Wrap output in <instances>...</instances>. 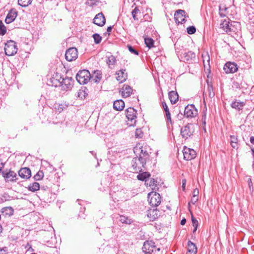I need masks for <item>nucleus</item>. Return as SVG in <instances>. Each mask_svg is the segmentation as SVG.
<instances>
[{
  "instance_id": "obj_1",
  "label": "nucleus",
  "mask_w": 254,
  "mask_h": 254,
  "mask_svg": "<svg viewBox=\"0 0 254 254\" xmlns=\"http://www.w3.org/2000/svg\"><path fill=\"white\" fill-rule=\"evenodd\" d=\"M134 153L137 156L134 157L131 161V168L134 172L138 173L142 171L146 164V160L149 155L147 151L140 145L134 147Z\"/></svg>"
},
{
  "instance_id": "obj_2",
  "label": "nucleus",
  "mask_w": 254,
  "mask_h": 254,
  "mask_svg": "<svg viewBox=\"0 0 254 254\" xmlns=\"http://www.w3.org/2000/svg\"><path fill=\"white\" fill-rule=\"evenodd\" d=\"M76 80L80 84H85L90 80L91 74L88 70L79 71L76 76Z\"/></svg>"
},
{
  "instance_id": "obj_3",
  "label": "nucleus",
  "mask_w": 254,
  "mask_h": 254,
  "mask_svg": "<svg viewBox=\"0 0 254 254\" xmlns=\"http://www.w3.org/2000/svg\"><path fill=\"white\" fill-rule=\"evenodd\" d=\"M148 201L151 206L156 207L160 204L161 198L158 193L151 191L148 194Z\"/></svg>"
},
{
  "instance_id": "obj_4",
  "label": "nucleus",
  "mask_w": 254,
  "mask_h": 254,
  "mask_svg": "<svg viewBox=\"0 0 254 254\" xmlns=\"http://www.w3.org/2000/svg\"><path fill=\"white\" fill-rule=\"evenodd\" d=\"M194 132V125L192 124H188L181 128V134L183 138L187 139L193 135Z\"/></svg>"
},
{
  "instance_id": "obj_5",
  "label": "nucleus",
  "mask_w": 254,
  "mask_h": 254,
  "mask_svg": "<svg viewBox=\"0 0 254 254\" xmlns=\"http://www.w3.org/2000/svg\"><path fill=\"white\" fill-rule=\"evenodd\" d=\"M4 51L5 54L8 56L15 54L17 52L16 43L11 40L8 41L5 45Z\"/></svg>"
},
{
  "instance_id": "obj_6",
  "label": "nucleus",
  "mask_w": 254,
  "mask_h": 254,
  "mask_svg": "<svg viewBox=\"0 0 254 254\" xmlns=\"http://www.w3.org/2000/svg\"><path fill=\"white\" fill-rule=\"evenodd\" d=\"M136 111L133 108H128L126 110V115L128 121L131 123H128L129 126H133L136 123Z\"/></svg>"
},
{
  "instance_id": "obj_7",
  "label": "nucleus",
  "mask_w": 254,
  "mask_h": 254,
  "mask_svg": "<svg viewBox=\"0 0 254 254\" xmlns=\"http://www.w3.org/2000/svg\"><path fill=\"white\" fill-rule=\"evenodd\" d=\"M181 58L182 61L189 63H192L195 62V54L192 51L185 52L181 55Z\"/></svg>"
},
{
  "instance_id": "obj_8",
  "label": "nucleus",
  "mask_w": 254,
  "mask_h": 254,
  "mask_svg": "<svg viewBox=\"0 0 254 254\" xmlns=\"http://www.w3.org/2000/svg\"><path fill=\"white\" fill-rule=\"evenodd\" d=\"M197 115V110L192 105H189L185 107L184 110V116L187 118H193Z\"/></svg>"
},
{
  "instance_id": "obj_9",
  "label": "nucleus",
  "mask_w": 254,
  "mask_h": 254,
  "mask_svg": "<svg viewBox=\"0 0 254 254\" xmlns=\"http://www.w3.org/2000/svg\"><path fill=\"white\" fill-rule=\"evenodd\" d=\"M78 57V51L76 48L72 47L68 49L65 52V59L71 62L75 60Z\"/></svg>"
},
{
  "instance_id": "obj_10",
  "label": "nucleus",
  "mask_w": 254,
  "mask_h": 254,
  "mask_svg": "<svg viewBox=\"0 0 254 254\" xmlns=\"http://www.w3.org/2000/svg\"><path fill=\"white\" fill-rule=\"evenodd\" d=\"M61 82L60 87L62 89L64 90H67L71 89L73 87L74 80L71 77H66L63 78Z\"/></svg>"
},
{
  "instance_id": "obj_11",
  "label": "nucleus",
  "mask_w": 254,
  "mask_h": 254,
  "mask_svg": "<svg viewBox=\"0 0 254 254\" xmlns=\"http://www.w3.org/2000/svg\"><path fill=\"white\" fill-rule=\"evenodd\" d=\"M223 69L226 73H231L236 72L238 69V67L236 63L229 62L225 64Z\"/></svg>"
},
{
  "instance_id": "obj_12",
  "label": "nucleus",
  "mask_w": 254,
  "mask_h": 254,
  "mask_svg": "<svg viewBox=\"0 0 254 254\" xmlns=\"http://www.w3.org/2000/svg\"><path fill=\"white\" fill-rule=\"evenodd\" d=\"M184 158L186 160H191L196 156V152L192 149L185 147L183 150Z\"/></svg>"
},
{
  "instance_id": "obj_13",
  "label": "nucleus",
  "mask_w": 254,
  "mask_h": 254,
  "mask_svg": "<svg viewBox=\"0 0 254 254\" xmlns=\"http://www.w3.org/2000/svg\"><path fill=\"white\" fill-rule=\"evenodd\" d=\"M186 13L184 10L178 9L177 10L174 14V18L176 20V22L178 23H183L185 22V13Z\"/></svg>"
},
{
  "instance_id": "obj_14",
  "label": "nucleus",
  "mask_w": 254,
  "mask_h": 254,
  "mask_svg": "<svg viewBox=\"0 0 254 254\" xmlns=\"http://www.w3.org/2000/svg\"><path fill=\"white\" fill-rule=\"evenodd\" d=\"M155 243L152 241H146L142 247V251L144 254H151L155 248Z\"/></svg>"
},
{
  "instance_id": "obj_15",
  "label": "nucleus",
  "mask_w": 254,
  "mask_h": 254,
  "mask_svg": "<svg viewBox=\"0 0 254 254\" xmlns=\"http://www.w3.org/2000/svg\"><path fill=\"white\" fill-rule=\"evenodd\" d=\"M106 19L102 12L96 14L93 19V23L99 26H103L104 25Z\"/></svg>"
},
{
  "instance_id": "obj_16",
  "label": "nucleus",
  "mask_w": 254,
  "mask_h": 254,
  "mask_svg": "<svg viewBox=\"0 0 254 254\" xmlns=\"http://www.w3.org/2000/svg\"><path fill=\"white\" fill-rule=\"evenodd\" d=\"M63 79V77L59 73H55L53 77L51 78L50 81L52 83V85L55 87H60L61 85V80Z\"/></svg>"
},
{
  "instance_id": "obj_17",
  "label": "nucleus",
  "mask_w": 254,
  "mask_h": 254,
  "mask_svg": "<svg viewBox=\"0 0 254 254\" xmlns=\"http://www.w3.org/2000/svg\"><path fill=\"white\" fill-rule=\"evenodd\" d=\"M17 15V12L15 9H11L8 13L5 22L9 24L13 22Z\"/></svg>"
},
{
  "instance_id": "obj_18",
  "label": "nucleus",
  "mask_w": 254,
  "mask_h": 254,
  "mask_svg": "<svg viewBox=\"0 0 254 254\" xmlns=\"http://www.w3.org/2000/svg\"><path fill=\"white\" fill-rule=\"evenodd\" d=\"M18 175L23 179H28L31 176V170L28 168H21L18 171Z\"/></svg>"
},
{
  "instance_id": "obj_19",
  "label": "nucleus",
  "mask_w": 254,
  "mask_h": 254,
  "mask_svg": "<svg viewBox=\"0 0 254 254\" xmlns=\"http://www.w3.org/2000/svg\"><path fill=\"white\" fill-rule=\"evenodd\" d=\"M2 176L7 182L15 181L16 173L12 171H9L7 172H2Z\"/></svg>"
},
{
  "instance_id": "obj_20",
  "label": "nucleus",
  "mask_w": 254,
  "mask_h": 254,
  "mask_svg": "<svg viewBox=\"0 0 254 254\" xmlns=\"http://www.w3.org/2000/svg\"><path fill=\"white\" fill-rule=\"evenodd\" d=\"M125 71V69H121L116 72V79L120 83L125 81L127 79V73Z\"/></svg>"
},
{
  "instance_id": "obj_21",
  "label": "nucleus",
  "mask_w": 254,
  "mask_h": 254,
  "mask_svg": "<svg viewBox=\"0 0 254 254\" xmlns=\"http://www.w3.org/2000/svg\"><path fill=\"white\" fill-rule=\"evenodd\" d=\"M122 90V95L124 98L129 97L132 92V88L128 85H124Z\"/></svg>"
},
{
  "instance_id": "obj_22",
  "label": "nucleus",
  "mask_w": 254,
  "mask_h": 254,
  "mask_svg": "<svg viewBox=\"0 0 254 254\" xmlns=\"http://www.w3.org/2000/svg\"><path fill=\"white\" fill-rule=\"evenodd\" d=\"M162 107L163 108L165 112V117H166V120L167 123H169L171 124H172V120H171V114H170L169 108H168L166 103L165 102H163L162 103Z\"/></svg>"
},
{
  "instance_id": "obj_23",
  "label": "nucleus",
  "mask_w": 254,
  "mask_h": 254,
  "mask_svg": "<svg viewBox=\"0 0 254 254\" xmlns=\"http://www.w3.org/2000/svg\"><path fill=\"white\" fill-rule=\"evenodd\" d=\"M102 77L101 71L97 70L94 71L92 75H91L90 80L94 82H99L101 80Z\"/></svg>"
},
{
  "instance_id": "obj_24",
  "label": "nucleus",
  "mask_w": 254,
  "mask_h": 254,
  "mask_svg": "<svg viewBox=\"0 0 254 254\" xmlns=\"http://www.w3.org/2000/svg\"><path fill=\"white\" fill-rule=\"evenodd\" d=\"M188 252L187 254H196L197 253V248L195 244L190 241L188 242Z\"/></svg>"
},
{
  "instance_id": "obj_25",
  "label": "nucleus",
  "mask_w": 254,
  "mask_h": 254,
  "mask_svg": "<svg viewBox=\"0 0 254 254\" xmlns=\"http://www.w3.org/2000/svg\"><path fill=\"white\" fill-rule=\"evenodd\" d=\"M114 108L117 111H122L125 107V103L122 100H118L114 102Z\"/></svg>"
},
{
  "instance_id": "obj_26",
  "label": "nucleus",
  "mask_w": 254,
  "mask_h": 254,
  "mask_svg": "<svg viewBox=\"0 0 254 254\" xmlns=\"http://www.w3.org/2000/svg\"><path fill=\"white\" fill-rule=\"evenodd\" d=\"M169 98L172 104H175L179 99V96L176 91H172L169 93Z\"/></svg>"
},
{
  "instance_id": "obj_27",
  "label": "nucleus",
  "mask_w": 254,
  "mask_h": 254,
  "mask_svg": "<svg viewBox=\"0 0 254 254\" xmlns=\"http://www.w3.org/2000/svg\"><path fill=\"white\" fill-rule=\"evenodd\" d=\"M14 212L13 209L11 207H3L1 210V212L3 216H10L13 215Z\"/></svg>"
},
{
  "instance_id": "obj_28",
  "label": "nucleus",
  "mask_w": 254,
  "mask_h": 254,
  "mask_svg": "<svg viewBox=\"0 0 254 254\" xmlns=\"http://www.w3.org/2000/svg\"><path fill=\"white\" fill-rule=\"evenodd\" d=\"M245 105V103L243 102L235 101L231 104V107L234 109L240 110L242 109Z\"/></svg>"
},
{
  "instance_id": "obj_29",
  "label": "nucleus",
  "mask_w": 254,
  "mask_h": 254,
  "mask_svg": "<svg viewBox=\"0 0 254 254\" xmlns=\"http://www.w3.org/2000/svg\"><path fill=\"white\" fill-rule=\"evenodd\" d=\"M220 28L222 29L225 32H228L231 31V28L229 25V21L224 20L220 24Z\"/></svg>"
},
{
  "instance_id": "obj_30",
  "label": "nucleus",
  "mask_w": 254,
  "mask_h": 254,
  "mask_svg": "<svg viewBox=\"0 0 254 254\" xmlns=\"http://www.w3.org/2000/svg\"><path fill=\"white\" fill-rule=\"evenodd\" d=\"M107 59L106 60L107 64L109 67L112 68L111 66L114 65L116 62V58L113 55H109L107 56Z\"/></svg>"
},
{
  "instance_id": "obj_31",
  "label": "nucleus",
  "mask_w": 254,
  "mask_h": 254,
  "mask_svg": "<svg viewBox=\"0 0 254 254\" xmlns=\"http://www.w3.org/2000/svg\"><path fill=\"white\" fill-rule=\"evenodd\" d=\"M28 189L30 191L35 192V191L40 189V185L38 183L34 182L33 183L30 184L28 186Z\"/></svg>"
},
{
  "instance_id": "obj_32",
  "label": "nucleus",
  "mask_w": 254,
  "mask_h": 254,
  "mask_svg": "<svg viewBox=\"0 0 254 254\" xmlns=\"http://www.w3.org/2000/svg\"><path fill=\"white\" fill-rule=\"evenodd\" d=\"M150 176V174L147 172H144L142 173H139L137 176V178L138 180L140 181H145L147 180L146 179L148 178Z\"/></svg>"
},
{
  "instance_id": "obj_33",
  "label": "nucleus",
  "mask_w": 254,
  "mask_h": 254,
  "mask_svg": "<svg viewBox=\"0 0 254 254\" xmlns=\"http://www.w3.org/2000/svg\"><path fill=\"white\" fill-rule=\"evenodd\" d=\"M147 216L151 220L153 221L158 218V214L156 211L154 210H150L147 213Z\"/></svg>"
},
{
  "instance_id": "obj_34",
  "label": "nucleus",
  "mask_w": 254,
  "mask_h": 254,
  "mask_svg": "<svg viewBox=\"0 0 254 254\" xmlns=\"http://www.w3.org/2000/svg\"><path fill=\"white\" fill-rule=\"evenodd\" d=\"M144 42L146 46L149 49L154 47V40L150 38H145L144 39Z\"/></svg>"
},
{
  "instance_id": "obj_35",
  "label": "nucleus",
  "mask_w": 254,
  "mask_h": 254,
  "mask_svg": "<svg viewBox=\"0 0 254 254\" xmlns=\"http://www.w3.org/2000/svg\"><path fill=\"white\" fill-rule=\"evenodd\" d=\"M145 183L150 187H152L153 190L155 189V187H157V181L154 179L145 180Z\"/></svg>"
},
{
  "instance_id": "obj_36",
  "label": "nucleus",
  "mask_w": 254,
  "mask_h": 254,
  "mask_svg": "<svg viewBox=\"0 0 254 254\" xmlns=\"http://www.w3.org/2000/svg\"><path fill=\"white\" fill-rule=\"evenodd\" d=\"M32 0H18V3L22 7H26L30 5Z\"/></svg>"
},
{
  "instance_id": "obj_37",
  "label": "nucleus",
  "mask_w": 254,
  "mask_h": 254,
  "mask_svg": "<svg viewBox=\"0 0 254 254\" xmlns=\"http://www.w3.org/2000/svg\"><path fill=\"white\" fill-rule=\"evenodd\" d=\"M119 220L122 223L130 224L132 223V220L131 219H129L128 217L125 216H120V219Z\"/></svg>"
},
{
  "instance_id": "obj_38",
  "label": "nucleus",
  "mask_w": 254,
  "mask_h": 254,
  "mask_svg": "<svg viewBox=\"0 0 254 254\" xmlns=\"http://www.w3.org/2000/svg\"><path fill=\"white\" fill-rule=\"evenodd\" d=\"M140 11L138 7L136 6L133 10H132L131 12V14L134 20H137L138 18L137 17V15L138 14H140Z\"/></svg>"
},
{
  "instance_id": "obj_39",
  "label": "nucleus",
  "mask_w": 254,
  "mask_h": 254,
  "mask_svg": "<svg viewBox=\"0 0 254 254\" xmlns=\"http://www.w3.org/2000/svg\"><path fill=\"white\" fill-rule=\"evenodd\" d=\"M92 37L94 39V43L96 44H99L102 40V37L100 36L99 34L97 33L94 34L92 35Z\"/></svg>"
},
{
  "instance_id": "obj_40",
  "label": "nucleus",
  "mask_w": 254,
  "mask_h": 254,
  "mask_svg": "<svg viewBox=\"0 0 254 254\" xmlns=\"http://www.w3.org/2000/svg\"><path fill=\"white\" fill-rule=\"evenodd\" d=\"M44 177V173L42 171H39L37 174L34 176L35 180L39 181L41 180Z\"/></svg>"
},
{
  "instance_id": "obj_41",
  "label": "nucleus",
  "mask_w": 254,
  "mask_h": 254,
  "mask_svg": "<svg viewBox=\"0 0 254 254\" xmlns=\"http://www.w3.org/2000/svg\"><path fill=\"white\" fill-rule=\"evenodd\" d=\"M231 140V145L233 148H235L238 146L237 144V138L233 135H231L230 136Z\"/></svg>"
},
{
  "instance_id": "obj_42",
  "label": "nucleus",
  "mask_w": 254,
  "mask_h": 254,
  "mask_svg": "<svg viewBox=\"0 0 254 254\" xmlns=\"http://www.w3.org/2000/svg\"><path fill=\"white\" fill-rule=\"evenodd\" d=\"M207 85H208L207 90L209 92V93H208L209 96L210 98H212L214 96V95H215L214 92L213 91V89L212 88V85L209 84L208 82H207Z\"/></svg>"
},
{
  "instance_id": "obj_43",
  "label": "nucleus",
  "mask_w": 254,
  "mask_h": 254,
  "mask_svg": "<svg viewBox=\"0 0 254 254\" xmlns=\"http://www.w3.org/2000/svg\"><path fill=\"white\" fill-rule=\"evenodd\" d=\"M87 95L88 94L85 91V89L84 90H79L78 92V96L82 99H84Z\"/></svg>"
},
{
  "instance_id": "obj_44",
  "label": "nucleus",
  "mask_w": 254,
  "mask_h": 254,
  "mask_svg": "<svg viewBox=\"0 0 254 254\" xmlns=\"http://www.w3.org/2000/svg\"><path fill=\"white\" fill-rule=\"evenodd\" d=\"M98 2L97 0H87L86 4L90 6H94L97 5Z\"/></svg>"
},
{
  "instance_id": "obj_45",
  "label": "nucleus",
  "mask_w": 254,
  "mask_h": 254,
  "mask_svg": "<svg viewBox=\"0 0 254 254\" xmlns=\"http://www.w3.org/2000/svg\"><path fill=\"white\" fill-rule=\"evenodd\" d=\"M6 32V28L3 24L2 22H0V34L1 35H4Z\"/></svg>"
},
{
  "instance_id": "obj_46",
  "label": "nucleus",
  "mask_w": 254,
  "mask_h": 254,
  "mask_svg": "<svg viewBox=\"0 0 254 254\" xmlns=\"http://www.w3.org/2000/svg\"><path fill=\"white\" fill-rule=\"evenodd\" d=\"M187 32L189 34H193L196 32V28L193 26H190L187 28Z\"/></svg>"
},
{
  "instance_id": "obj_47",
  "label": "nucleus",
  "mask_w": 254,
  "mask_h": 254,
  "mask_svg": "<svg viewBox=\"0 0 254 254\" xmlns=\"http://www.w3.org/2000/svg\"><path fill=\"white\" fill-rule=\"evenodd\" d=\"M127 48L129 52H130L131 53L136 55H138V52L131 46L127 45Z\"/></svg>"
},
{
  "instance_id": "obj_48",
  "label": "nucleus",
  "mask_w": 254,
  "mask_h": 254,
  "mask_svg": "<svg viewBox=\"0 0 254 254\" xmlns=\"http://www.w3.org/2000/svg\"><path fill=\"white\" fill-rule=\"evenodd\" d=\"M135 136L138 138H141L143 136V133L140 128L136 129Z\"/></svg>"
},
{
  "instance_id": "obj_49",
  "label": "nucleus",
  "mask_w": 254,
  "mask_h": 254,
  "mask_svg": "<svg viewBox=\"0 0 254 254\" xmlns=\"http://www.w3.org/2000/svg\"><path fill=\"white\" fill-rule=\"evenodd\" d=\"M202 57L203 61L204 63L205 60H206L207 63L208 64L209 63L210 58H209V55L208 54V53H206L205 54H202Z\"/></svg>"
},
{
  "instance_id": "obj_50",
  "label": "nucleus",
  "mask_w": 254,
  "mask_h": 254,
  "mask_svg": "<svg viewBox=\"0 0 254 254\" xmlns=\"http://www.w3.org/2000/svg\"><path fill=\"white\" fill-rule=\"evenodd\" d=\"M197 200L198 196H193L191 198L190 201L189 203V205H190V203L194 204Z\"/></svg>"
},
{
  "instance_id": "obj_51",
  "label": "nucleus",
  "mask_w": 254,
  "mask_h": 254,
  "mask_svg": "<svg viewBox=\"0 0 254 254\" xmlns=\"http://www.w3.org/2000/svg\"><path fill=\"white\" fill-rule=\"evenodd\" d=\"M191 221L193 227L198 226V222L193 216L191 217Z\"/></svg>"
},
{
  "instance_id": "obj_52",
  "label": "nucleus",
  "mask_w": 254,
  "mask_h": 254,
  "mask_svg": "<svg viewBox=\"0 0 254 254\" xmlns=\"http://www.w3.org/2000/svg\"><path fill=\"white\" fill-rule=\"evenodd\" d=\"M186 183H187V180L185 179H184L182 180V189H183V190L184 191L185 190V187H186Z\"/></svg>"
},
{
  "instance_id": "obj_53",
  "label": "nucleus",
  "mask_w": 254,
  "mask_h": 254,
  "mask_svg": "<svg viewBox=\"0 0 254 254\" xmlns=\"http://www.w3.org/2000/svg\"><path fill=\"white\" fill-rule=\"evenodd\" d=\"M198 190L197 189H195L193 191V196H198Z\"/></svg>"
},
{
  "instance_id": "obj_54",
  "label": "nucleus",
  "mask_w": 254,
  "mask_h": 254,
  "mask_svg": "<svg viewBox=\"0 0 254 254\" xmlns=\"http://www.w3.org/2000/svg\"><path fill=\"white\" fill-rule=\"evenodd\" d=\"M186 223V219L185 218H183L181 221V224L182 225H184L185 224V223Z\"/></svg>"
},
{
  "instance_id": "obj_55",
  "label": "nucleus",
  "mask_w": 254,
  "mask_h": 254,
  "mask_svg": "<svg viewBox=\"0 0 254 254\" xmlns=\"http://www.w3.org/2000/svg\"><path fill=\"white\" fill-rule=\"evenodd\" d=\"M112 28H113V26H110L108 27L107 29V32H109V33L111 32V31L112 30Z\"/></svg>"
},
{
  "instance_id": "obj_56",
  "label": "nucleus",
  "mask_w": 254,
  "mask_h": 254,
  "mask_svg": "<svg viewBox=\"0 0 254 254\" xmlns=\"http://www.w3.org/2000/svg\"><path fill=\"white\" fill-rule=\"evenodd\" d=\"M250 142L251 143L254 144V136H251L250 137Z\"/></svg>"
},
{
  "instance_id": "obj_57",
  "label": "nucleus",
  "mask_w": 254,
  "mask_h": 254,
  "mask_svg": "<svg viewBox=\"0 0 254 254\" xmlns=\"http://www.w3.org/2000/svg\"><path fill=\"white\" fill-rule=\"evenodd\" d=\"M219 14L221 17H224L225 16V14H224L223 12H222V11L221 10V9H220Z\"/></svg>"
},
{
  "instance_id": "obj_58",
  "label": "nucleus",
  "mask_w": 254,
  "mask_h": 254,
  "mask_svg": "<svg viewBox=\"0 0 254 254\" xmlns=\"http://www.w3.org/2000/svg\"><path fill=\"white\" fill-rule=\"evenodd\" d=\"M197 228V226L194 227V229H193V233H195V232L196 231Z\"/></svg>"
},
{
  "instance_id": "obj_59",
  "label": "nucleus",
  "mask_w": 254,
  "mask_h": 254,
  "mask_svg": "<svg viewBox=\"0 0 254 254\" xmlns=\"http://www.w3.org/2000/svg\"><path fill=\"white\" fill-rule=\"evenodd\" d=\"M2 228L1 226V225L0 224V234L2 232Z\"/></svg>"
},
{
  "instance_id": "obj_60",
  "label": "nucleus",
  "mask_w": 254,
  "mask_h": 254,
  "mask_svg": "<svg viewBox=\"0 0 254 254\" xmlns=\"http://www.w3.org/2000/svg\"><path fill=\"white\" fill-rule=\"evenodd\" d=\"M253 155H254V148H251Z\"/></svg>"
},
{
  "instance_id": "obj_61",
  "label": "nucleus",
  "mask_w": 254,
  "mask_h": 254,
  "mask_svg": "<svg viewBox=\"0 0 254 254\" xmlns=\"http://www.w3.org/2000/svg\"><path fill=\"white\" fill-rule=\"evenodd\" d=\"M2 252V249L0 248V252Z\"/></svg>"
},
{
  "instance_id": "obj_62",
  "label": "nucleus",
  "mask_w": 254,
  "mask_h": 254,
  "mask_svg": "<svg viewBox=\"0 0 254 254\" xmlns=\"http://www.w3.org/2000/svg\"><path fill=\"white\" fill-rule=\"evenodd\" d=\"M90 152L92 153V155H94V152L93 151H90Z\"/></svg>"
},
{
  "instance_id": "obj_63",
  "label": "nucleus",
  "mask_w": 254,
  "mask_h": 254,
  "mask_svg": "<svg viewBox=\"0 0 254 254\" xmlns=\"http://www.w3.org/2000/svg\"><path fill=\"white\" fill-rule=\"evenodd\" d=\"M42 189L45 190V188L44 187L41 188Z\"/></svg>"
},
{
  "instance_id": "obj_64",
  "label": "nucleus",
  "mask_w": 254,
  "mask_h": 254,
  "mask_svg": "<svg viewBox=\"0 0 254 254\" xmlns=\"http://www.w3.org/2000/svg\"><path fill=\"white\" fill-rule=\"evenodd\" d=\"M158 251H159L160 250V248H158L157 250Z\"/></svg>"
}]
</instances>
